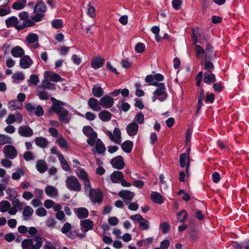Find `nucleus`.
Wrapping results in <instances>:
<instances>
[{
	"mask_svg": "<svg viewBox=\"0 0 249 249\" xmlns=\"http://www.w3.org/2000/svg\"><path fill=\"white\" fill-rule=\"evenodd\" d=\"M67 105V103L58 100L57 105L53 107L55 109L54 112L57 114L59 120L64 124L69 123L71 120L68 116L69 114L68 110L63 107V106H66Z\"/></svg>",
	"mask_w": 249,
	"mask_h": 249,
	"instance_id": "f257e3e1",
	"label": "nucleus"
},
{
	"mask_svg": "<svg viewBox=\"0 0 249 249\" xmlns=\"http://www.w3.org/2000/svg\"><path fill=\"white\" fill-rule=\"evenodd\" d=\"M43 241L41 237L36 236L33 239H25L21 243L22 248H28L32 247V249H40L42 246Z\"/></svg>",
	"mask_w": 249,
	"mask_h": 249,
	"instance_id": "f03ea898",
	"label": "nucleus"
},
{
	"mask_svg": "<svg viewBox=\"0 0 249 249\" xmlns=\"http://www.w3.org/2000/svg\"><path fill=\"white\" fill-rule=\"evenodd\" d=\"M67 187L70 190L79 192L81 189V186L77 178L74 176L68 177L66 179Z\"/></svg>",
	"mask_w": 249,
	"mask_h": 249,
	"instance_id": "7ed1b4c3",
	"label": "nucleus"
},
{
	"mask_svg": "<svg viewBox=\"0 0 249 249\" xmlns=\"http://www.w3.org/2000/svg\"><path fill=\"white\" fill-rule=\"evenodd\" d=\"M89 196L93 203H101L103 200V194L99 190L91 189L89 193Z\"/></svg>",
	"mask_w": 249,
	"mask_h": 249,
	"instance_id": "20e7f679",
	"label": "nucleus"
},
{
	"mask_svg": "<svg viewBox=\"0 0 249 249\" xmlns=\"http://www.w3.org/2000/svg\"><path fill=\"white\" fill-rule=\"evenodd\" d=\"M7 28L14 27L18 31H20V23L17 17L11 16L5 20Z\"/></svg>",
	"mask_w": 249,
	"mask_h": 249,
	"instance_id": "39448f33",
	"label": "nucleus"
},
{
	"mask_svg": "<svg viewBox=\"0 0 249 249\" xmlns=\"http://www.w3.org/2000/svg\"><path fill=\"white\" fill-rule=\"evenodd\" d=\"M107 135L111 141L116 144H120L121 142V132L118 127H115L113 130V134L110 131H107Z\"/></svg>",
	"mask_w": 249,
	"mask_h": 249,
	"instance_id": "423d86ee",
	"label": "nucleus"
},
{
	"mask_svg": "<svg viewBox=\"0 0 249 249\" xmlns=\"http://www.w3.org/2000/svg\"><path fill=\"white\" fill-rule=\"evenodd\" d=\"M3 152L7 158L12 160L14 159L18 155V152L16 148L10 144L5 146Z\"/></svg>",
	"mask_w": 249,
	"mask_h": 249,
	"instance_id": "0eeeda50",
	"label": "nucleus"
},
{
	"mask_svg": "<svg viewBox=\"0 0 249 249\" xmlns=\"http://www.w3.org/2000/svg\"><path fill=\"white\" fill-rule=\"evenodd\" d=\"M118 195L124 199V202L126 204L130 203L135 196L133 192L128 190H121L119 192Z\"/></svg>",
	"mask_w": 249,
	"mask_h": 249,
	"instance_id": "6e6552de",
	"label": "nucleus"
},
{
	"mask_svg": "<svg viewBox=\"0 0 249 249\" xmlns=\"http://www.w3.org/2000/svg\"><path fill=\"white\" fill-rule=\"evenodd\" d=\"M100 105L104 108L107 109L111 107L114 102V99L109 95H105L100 100Z\"/></svg>",
	"mask_w": 249,
	"mask_h": 249,
	"instance_id": "1a4fd4ad",
	"label": "nucleus"
},
{
	"mask_svg": "<svg viewBox=\"0 0 249 249\" xmlns=\"http://www.w3.org/2000/svg\"><path fill=\"white\" fill-rule=\"evenodd\" d=\"M110 163L115 169L121 170L124 167V159L122 156H117L111 159Z\"/></svg>",
	"mask_w": 249,
	"mask_h": 249,
	"instance_id": "9d476101",
	"label": "nucleus"
},
{
	"mask_svg": "<svg viewBox=\"0 0 249 249\" xmlns=\"http://www.w3.org/2000/svg\"><path fill=\"white\" fill-rule=\"evenodd\" d=\"M18 133L20 136L24 137H30L34 134L33 129L28 125H22L19 127Z\"/></svg>",
	"mask_w": 249,
	"mask_h": 249,
	"instance_id": "9b49d317",
	"label": "nucleus"
},
{
	"mask_svg": "<svg viewBox=\"0 0 249 249\" xmlns=\"http://www.w3.org/2000/svg\"><path fill=\"white\" fill-rule=\"evenodd\" d=\"M153 94L156 96L162 97H159L158 100L160 102H163L167 98V93L166 91V88L165 85L163 86L157 88L154 92Z\"/></svg>",
	"mask_w": 249,
	"mask_h": 249,
	"instance_id": "f8f14e48",
	"label": "nucleus"
},
{
	"mask_svg": "<svg viewBox=\"0 0 249 249\" xmlns=\"http://www.w3.org/2000/svg\"><path fill=\"white\" fill-rule=\"evenodd\" d=\"M139 125L135 122L129 123L126 127L127 134L129 136H135L139 131Z\"/></svg>",
	"mask_w": 249,
	"mask_h": 249,
	"instance_id": "ddd939ff",
	"label": "nucleus"
},
{
	"mask_svg": "<svg viewBox=\"0 0 249 249\" xmlns=\"http://www.w3.org/2000/svg\"><path fill=\"white\" fill-rule=\"evenodd\" d=\"M33 62L32 59L29 55H23L19 60L20 67L23 69L30 68L32 65Z\"/></svg>",
	"mask_w": 249,
	"mask_h": 249,
	"instance_id": "4468645a",
	"label": "nucleus"
},
{
	"mask_svg": "<svg viewBox=\"0 0 249 249\" xmlns=\"http://www.w3.org/2000/svg\"><path fill=\"white\" fill-rule=\"evenodd\" d=\"M45 79H50L53 82H58L62 80L61 77L56 73H53L50 71H45L44 74Z\"/></svg>",
	"mask_w": 249,
	"mask_h": 249,
	"instance_id": "2eb2a0df",
	"label": "nucleus"
},
{
	"mask_svg": "<svg viewBox=\"0 0 249 249\" xmlns=\"http://www.w3.org/2000/svg\"><path fill=\"white\" fill-rule=\"evenodd\" d=\"M80 225L82 231L87 232L89 230H92L94 226V222L92 220L87 219L80 221Z\"/></svg>",
	"mask_w": 249,
	"mask_h": 249,
	"instance_id": "dca6fc26",
	"label": "nucleus"
},
{
	"mask_svg": "<svg viewBox=\"0 0 249 249\" xmlns=\"http://www.w3.org/2000/svg\"><path fill=\"white\" fill-rule=\"evenodd\" d=\"M105 60L101 56L94 57L91 61V66L94 69H98L103 66Z\"/></svg>",
	"mask_w": 249,
	"mask_h": 249,
	"instance_id": "f3484780",
	"label": "nucleus"
},
{
	"mask_svg": "<svg viewBox=\"0 0 249 249\" xmlns=\"http://www.w3.org/2000/svg\"><path fill=\"white\" fill-rule=\"evenodd\" d=\"M88 104L89 107L93 111H99L102 109L98 100L95 98H90L88 100Z\"/></svg>",
	"mask_w": 249,
	"mask_h": 249,
	"instance_id": "a211bd4d",
	"label": "nucleus"
},
{
	"mask_svg": "<svg viewBox=\"0 0 249 249\" xmlns=\"http://www.w3.org/2000/svg\"><path fill=\"white\" fill-rule=\"evenodd\" d=\"M74 212L79 219L86 218L89 216V211L88 209L84 207H79L75 208Z\"/></svg>",
	"mask_w": 249,
	"mask_h": 249,
	"instance_id": "6ab92c4d",
	"label": "nucleus"
},
{
	"mask_svg": "<svg viewBox=\"0 0 249 249\" xmlns=\"http://www.w3.org/2000/svg\"><path fill=\"white\" fill-rule=\"evenodd\" d=\"M191 151L190 147L187 148L185 152L181 153L179 156V165L181 167H184L186 165V160H190L189 154Z\"/></svg>",
	"mask_w": 249,
	"mask_h": 249,
	"instance_id": "aec40b11",
	"label": "nucleus"
},
{
	"mask_svg": "<svg viewBox=\"0 0 249 249\" xmlns=\"http://www.w3.org/2000/svg\"><path fill=\"white\" fill-rule=\"evenodd\" d=\"M36 169L41 174L45 173L48 169L46 161L43 160H38L36 161Z\"/></svg>",
	"mask_w": 249,
	"mask_h": 249,
	"instance_id": "412c9836",
	"label": "nucleus"
},
{
	"mask_svg": "<svg viewBox=\"0 0 249 249\" xmlns=\"http://www.w3.org/2000/svg\"><path fill=\"white\" fill-rule=\"evenodd\" d=\"M110 179L113 183H119L121 179L124 178V175L122 172L116 171L113 172L110 176Z\"/></svg>",
	"mask_w": 249,
	"mask_h": 249,
	"instance_id": "4be33fe9",
	"label": "nucleus"
},
{
	"mask_svg": "<svg viewBox=\"0 0 249 249\" xmlns=\"http://www.w3.org/2000/svg\"><path fill=\"white\" fill-rule=\"evenodd\" d=\"M150 197L152 200L155 203L161 204L164 202L163 196L157 192H152Z\"/></svg>",
	"mask_w": 249,
	"mask_h": 249,
	"instance_id": "5701e85b",
	"label": "nucleus"
},
{
	"mask_svg": "<svg viewBox=\"0 0 249 249\" xmlns=\"http://www.w3.org/2000/svg\"><path fill=\"white\" fill-rule=\"evenodd\" d=\"M133 142L130 140L125 141L121 145L122 150L126 153H129L132 151L133 147Z\"/></svg>",
	"mask_w": 249,
	"mask_h": 249,
	"instance_id": "b1692460",
	"label": "nucleus"
},
{
	"mask_svg": "<svg viewBox=\"0 0 249 249\" xmlns=\"http://www.w3.org/2000/svg\"><path fill=\"white\" fill-rule=\"evenodd\" d=\"M105 151L106 147L105 144L100 139H98L95 145V150H93V152L95 153L96 151L99 154H102Z\"/></svg>",
	"mask_w": 249,
	"mask_h": 249,
	"instance_id": "393cba45",
	"label": "nucleus"
},
{
	"mask_svg": "<svg viewBox=\"0 0 249 249\" xmlns=\"http://www.w3.org/2000/svg\"><path fill=\"white\" fill-rule=\"evenodd\" d=\"M24 51L19 46H17L11 50V54L15 57H21L24 55Z\"/></svg>",
	"mask_w": 249,
	"mask_h": 249,
	"instance_id": "a878e982",
	"label": "nucleus"
},
{
	"mask_svg": "<svg viewBox=\"0 0 249 249\" xmlns=\"http://www.w3.org/2000/svg\"><path fill=\"white\" fill-rule=\"evenodd\" d=\"M111 114L107 110H103L99 114L100 119L105 122L109 121L111 118Z\"/></svg>",
	"mask_w": 249,
	"mask_h": 249,
	"instance_id": "bb28decb",
	"label": "nucleus"
},
{
	"mask_svg": "<svg viewBox=\"0 0 249 249\" xmlns=\"http://www.w3.org/2000/svg\"><path fill=\"white\" fill-rule=\"evenodd\" d=\"M92 93L95 97L100 98L104 95V91L99 85H94L92 88Z\"/></svg>",
	"mask_w": 249,
	"mask_h": 249,
	"instance_id": "cd10ccee",
	"label": "nucleus"
},
{
	"mask_svg": "<svg viewBox=\"0 0 249 249\" xmlns=\"http://www.w3.org/2000/svg\"><path fill=\"white\" fill-rule=\"evenodd\" d=\"M203 78V82L207 84H209L212 82H214L216 81V77L213 73L208 72H204Z\"/></svg>",
	"mask_w": 249,
	"mask_h": 249,
	"instance_id": "c85d7f7f",
	"label": "nucleus"
},
{
	"mask_svg": "<svg viewBox=\"0 0 249 249\" xmlns=\"http://www.w3.org/2000/svg\"><path fill=\"white\" fill-rule=\"evenodd\" d=\"M46 11V5L43 1L37 2L34 9V13L41 12L43 14Z\"/></svg>",
	"mask_w": 249,
	"mask_h": 249,
	"instance_id": "c756f323",
	"label": "nucleus"
},
{
	"mask_svg": "<svg viewBox=\"0 0 249 249\" xmlns=\"http://www.w3.org/2000/svg\"><path fill=\"white\" fill-rule=\"evenodd\" d=\"M35 142L36 145L43 148H45L48 143L47 140L42 137H36L35 139Z\"/></svg>",
	"mask_w": 249,
	"mask_h": 249,
	"instance_id": "7c9ffc66",
	"label": "nucleus"
},
{
	"mask_svg": "<svg viewBox=\"0 0 249 249\" xmlns=\"http://www.w3.org/2000/svg\"><path fill=\"white\" fill-rule=\"evenodd\" d=\"M45 191L46 195L49 196H55L58 195L57 189L51 185H48L46 187Z\"/></svg>",
	"mask_w": 249,
	"mask_h": 249,
	"instance_id": "2f4dec72",
	"label": "nucleus"
},
{
	"mask_svg": "<svg viewBox=\"0 0 249 249\" xmlns=\"http://www.w3.org/2000/svg\"><path fill=\"white\" fill-rule=\"evenodd\" d=\"M26 2L27 0H18L13 4L12 8L17 10H21L25 6Z\"/></svg>",
	"mask_w": 249,
	"mask_h": 249,
	"instance_id": "473e14b6",
	"label": "nucleus"
},
{
	"mask_svg": "<svg viewBox=\"0 0 249 249\" xmlns=\"http://www.w3.org/2000/svg\"><path fill=\"white\" fill-rule=\"evenodd\" d=\"M36 25L35 22L30 18L26 20L24 22L20 23V31L23 30L25 28L33 27Z\"/></svg>",
	"mask_w": 249,
	"mask_h": 249,
	"instance_id": "72a5a7b5",
	"label": "nucleus"
},
{
	"mask_svg": "<svg viewBox=\"0 0 249 249\" xmlns=\"http://www.w3.org/2000/svg\"><path fill=\"white\" fill-rule=\"evenodd\" d=\"M139 228L142 231H146L149 229L150 227V222L149 221L142 217V220L139 222Z\"/></svg>",
	"mask_w": 249,
	"mask_h": 249,
	"instance_id": "f704fd0d",
	"label": "nucleus"
},
{
	"mask_svg": "<svg viewBox=\"0 0 249 249\" xmlns=\"http://www.w3.org/2000/svg\"><path fill=\"white\" fill-rule=\"evenodd\" d=\"M26 40L29 44H33L38 40V36L35 33H30L26 37Z\"/></svg>",
	"mask_w": 249,
	"mask_h": 249,
	"instance_id": "c9c22d12",
	"label": "nucleus"
},
{
	"mask_svg": "<svg viewBox=\"0 0 249 249\" xmlns=\"http://www.w3.org/2000/svg\"><path fill=\"white\" fill-rule=\"evenodd\" d=\"M12 143V139L9 136L0 134V145H2Z\"/></svg>",
	"mask_w": 249,
	"mask_h": 249,
	"instance_id": "e433bc0d",
	"label": "nucleus"
},
{
	"mask_svg": "<svg viewBox=\"0 0 249 249\" xmlns=\"http://www.w3.org/2000/svg\"><path fill=\"white\" fill-rule=\"evenodd\" d=\"M34 213L33 209L29 206H26L23 211L22 214L25 219H27L28 217H31Z\"/></svg>",
	"mask_w": 249,
	"mask_h": 249,
	"instance_id": "4c0bfd02",
	"label": "nucleus"
},
{
	"mask_svg": "<svg viewBox=\"0 0 249 249\" xmlns=\"http://www.w3.org/2000/svg\"><path fill=\"white\" fill-rule=\"evenodd\" d=\"M10 207V202L7 200L2 201L0 202V211L2 213L7 212Z\"/></svg>",
	"mask_w": 249,
	"mask_h": 249,
	"instance_id": "58836bf2",
	"label": "nucleus"
},
{
	"mask_svg": "<svg viewBox=\"0 0 249 249\" xmlns=\"http://www.w3.org/2000/svg\"><path fill=\"white\" fill-rule=\"evenodd\" d=\"M51 25L53 28L58 29L63 27V22L61 19H55L51 22Z\"/></svg>",
	"mask_w": 249,
	"mask_h": 249,
	"instance_id": "ea45409f",
	"label": "nucleus"
},
{
	"mask_svg": "<svg viewBox=\"0 0 249 249\" xmlns=\"http://www.w3.org/2000/svg\"><path fill=\"white\" fill-rule=\"evenodd\" d=\"M11 201L12 202L13 207H15L16 209H18L19 211L23 209V203L20 202L18 199L13 197V199H11Z\"/></svg>",
	"mask_w": 249,
	"mask_h": 249,
	"instance_id": "a19ab883",
	"label": "nucleus"
},
{
	"mask_svg": "<svg viewBox=\"0 0 249 249\" xmlns=\"http://www.w3.org/2000/svg\"><path fill=\"white\" fill-rule=\"evenodd\" d=\"M177 215L178 217L183 215V217L180 219H178V220L180 223H184L187 220L188 214L186 210H182L177 213Z\"/></svg>",
	"mask_w": 249,
	"mask_h": 249,
	"instance_id": "79ce46f5",
	"label": "nucleus"
},
{
	"mask_svg": "<svg viewBox=\"0 0 249 249\" xmlns=\"http://www.w3.org/2000/svg\"><path fill=\"white\" fill-rule=\"evenodd\" d=\"M24 175L23 170L21 168H18L17 172L12 174V178L14 180H18L20 178L21 175L23 176Z\"/></svg>",
	"mask_w": 249,
	"mask_h": 249,
	"instance_id": "37998d69",
	"label": "nucleus"
},
{
	"mask_svg": "<svg viewBox=\"0 0 249 249\" xmlns=\"http://www.w3.org/2000/svg\"><path fill=\"white\" fill-rule=\"evenodd\" d=\"M89 138L87 140V142L89 145L91 146L94 145L96 139L97 138V134L96 132H93L92 135L88 137Z\"/></svg>",
	"mask_w": 249,
	"mask_h": 249,
	"instance_id": "c03bdc74",
	"label": "nucleus"
},
{
	"mask_svg": "<svg viewBox=\"0 0 249 249\" xmlns=\"http://www.w3.org/2000/svg\"><path fill=\"white\" fill-rule=\"evenodd\" d=\"M84 134L87 137L90 136L93 132H96L90 126H85L82 129Z\"/></svg>",
	"mask_w": 249,
	"mask_h": 249,
	"instance_id": "a18cd8bd",
	"label": "nucleus"
},
{
	"mask_svg": "<svg viewBox=\"0 0 249 249\" xmlns=\"http://www.w3.org/2000/svg\"><path fill=\"white\" fill-rule=\"evenodd\" d=\"M45 79L42 82V87L44 89H54V84L51 83L49 80Z\"/></svg>",
	"mask_w": 249,
	"mask_h": 249,
	"instance_id": "49530a36",
	"label": "nucleus"
},
{
	"mask_svg": "<svg viewBox=\"0 0 249 249\" xmlns=\"http://www.w3.org/2000/svg\"><path fill=\"white\" fill-rule=\"evenodd\" d=\"M77 176L81 180L83 181L89 178V175L84 169H80L79 173Z\"/></svg>",
	"mask_w": 249,
	"mask_h": 249,
	"instance_id": "de8ad7c7",
	"label": "nucleus"
},
{
	"mask_svg": "<svg viewBox=\"0 0 249 249\" xmlns=\"http://www.w3.org/2000/svg\"><path fill=\"white\" fill-rule=\"evenodd\" d=\"M195 50L196 52V56L199 58L201 54H203L205 53V50L199 45H196L195 46Z\"/></svg>",
	"mask_w": 249,
	"mask_h": 249,
	"instance_id": "09e8293b",
	"label": "nucleus"
},
{
	"mask_svg": "<svg viewBox=\"0 0 249 249\" xmlns=\"http://www.w3.org/2000/svg\"><path fill=\"white\" fill-rule=\"evenodd\" d=\"M160 228H161L162 232L164 234L168 232L171 229L170 226L166 222L161 223L160 225Z\"/></svg>",
	"mask_w": 249,
	"mask_h": 249,
	"instance_id": "8fccbe9b",
	"label": "nucleus"
},
{
	"mask_svg": "<svg viewBox=\"0 0 249 249\" xmlns=\"http://www.w3.org/2000/svg\"><path fill=\"white\" fill-rule=\"evenodd\" d=\"M36 14L34 16H30V18H31L35 22H38L40 21L42 18L45 16L44 14L43 13H36Z\"/></svg>",
	"mask_w": 249,
	"mask_h": 249,
	"instance_id": "3c124183",
	"label": "nucleus"
},
{
	"mask_svg": "<svg viewBox=\"0 0 249 249\" xmlns=\"http://www.w3.org/2000/svg\"><path fill=\"white\" fill-rule=\"evenodd\" d=\"M145 47L143 43L139 42L135 46V50L138 53H142L144 52Z\"/></svg>",
	"mask_w": 249,
	"mask_h": 249,
	"instance_id": "603ef678",
	"label": "nucleus"
},
{
	"mask_svg": "<svg viewBox=\"0 0 249 249\" xmlns=\"http://www.w3.org/2000/svg\"><path fill=\"white\" fill-rule=\"evenodd\" d=\"M34 113H35L37 117L42 116L44 114L43 107L40 105L37 106Z\"/></svg>",
	"mask_w": 249,
	"mask_h": 249,
	"instance_id": "864d4df0",
	"label": "nucleus"
},
{
	"mask_svg": "<svg viewBox=\"0 0 249 249\" xmlns=\"http://www.w3.org/2000/svg\"><path fill=\"white\" fill-rule=\"evenodd\" d=\"M71 225L69 223L66 222L64 224L62 228L61 229V232L64 234H66L71 231Z\"/></svg>",
	"mask_w": 249,
	"mask_h": 249,
	"instance_id": "5fc2aeb1",
	"label": "nucleus"
},
{
	"mask_svg": "<svg viewBox=\"0 0 249 249\" xmlns=\"http://www.w3.org/2000/svg\"><path fill=\"white\" fill-rule=\"evenodd\" d=\"M136 120L138 122V123L140 124H142L144 123V115L142 112H138L135 117Z\"/></svg>",
	"mask_w": 249,
	"mask_h": 249,
	"instance_id": "6e6d98bb",
	"label": "nucleus"
},
{
	"mask_svg": "<svg viewBox=\"0 0 249 249\" xmlns=\"http://www.w3.org/2000/svg\"><path fill=\"white\" fill-rule=\"evenodd\" d=\"M18 16L20 19L24 22L26 20L28 19L29 17V14L27 12L23 11L18 14Z\"/></svg>",
	"mask_w": 249,
	"mask_h": 249,
	"instance_id": "4d7b16f0",
	"label": "nucleus"
},
{
	"mask_svg": "<svg viewBox=\"0 0 249 249\" xmlns=\"http://www.w3.org/2000/svg\"><path fill=\"white\" fill-rule=\"evenodd\" d=\"M39 98L41 100H47L49 99L50 96L46 91H39L38 93Z\"/></svg>",
	"mask_w": 249,
	"mask_h": 249,
	"instance_id": "13d9d810",
	"label": "nucleus"
},
{
	"mask_svg": "<svg viewBox=\"0 0 249 249\" xmlns=\"http://www.w3.org/2000/svg\"><path fill=\"white\" fill-rule=\"evenodd\" d=\"M23 158L26 161H30L33 159L34 156L32 152L31 151H26L23 154Z\"/></svg>",
	"mask_w": 249,
	"mask_h": 249,
	"instance_id": "bf43d9fd",
	"label": "nucleus"
},
{
	"mask_svg": "<svg viewBox=\"0 0 249 249\" xmlns=\"http://www.w3.org/2000/svg\"><path fill=\"white\" fill-rule=\"evenodd\" d=\"M16 120L15 115L13 114H10L6 119L5 122L7 124H10L15 122Z\"/></svg>",
	"mask_w": 249,
	"mask_h": 249,
	"instance_id": "052dcab7",
	"label": "nucleus"
},
{
	"mask_svg": "<svg viewBox=\"0 0 249 249\" xmlns=\"http://www.w3.org/2000/svg\"><path fill=\"white\" fill-rule=\"evenodd\" d=\"M57 143L59 146L63 148L67 147L68 146V142L67 141L62 137L59 138Z\"/></svg>",
	"mask_w": 249,
	"mask_h": 249,
	"instance_id": "680f3d73",
	"label": "nucleus"
},
{
	"mask_svg": "<svg viewBox=\"0 0 249 249\" xmlns=\"http://www.w3.org/2000/svg\"><path fill=\"white\" fill-rule=\"evenodd\" d=\"M212 180L214 183H217L220 179V176L218 172H214L212 174Z\"/></svg>",
	"mask_w": 249,
	"mask_h": 249,
	"instance_id": "e2e57ef3",
	"label": "nucleus"
},
{
	"mask_svg": "<svg viewBox=\"0 0 249 249\" xmlns=\"http://www.w3.org/2000/svg\"><path fill=\"white\" fill-rule=\"evenodd\" d=\"M36 214L39 216H44L47 214L46 210L43 207H39L36 210Z\"/></svg>",
	"mask_w": 249,
	"mask_h": 249,
	"instance_id": "0e129e2a",
	"label": "nucleus"
},
{
	"mask_svg": "<svg viewBox=\"0 0 249 249\" xmlns=\"http://www.w3.org/2000/svg\"><path fill=\"white\" fill-rule=\"evenodd\" d=\"M25 108L27 111L31 114L33 113L35 110V107L31 103H27L25 104Z\"/></svg>",
	"mask_w": 249,
	"mask_h": 249,
	"instance_id": "69168bd1",
	"label": "nucleus"
},
{
	"mask_svg": "<svg viewBox=\"0 0 249 249\" xmlns=\"http://www.w3.org/2000/svg\"><path fill=\"white\" fill-rule=\"evenodd\" d=\"M29 81L34 85H36L39 82V79L37 75L32 74L30 76Z\"/></svg>",
	"mask_w": 249,
	"mask_h": 249,
	"instance_id": "338daca9",
	"label": "nucleus"
},
{
	"mask_svg": "<svg viewBox=\"0 0 249 249\" xmlns=\"http://www.w3.org/2000/svg\"><path fill=\"white\" fill-rule=\"evenodd\" d=\"M12 78L14 79L23 80L24 79L25 76L23 73L18 72L14 73L12 76Z\"/></svg>",
	"mask_w": 249,
	"mask_h": 249,
	"instance_id": "774afa93",
	"label": "nucleus"
}]
</instances>
